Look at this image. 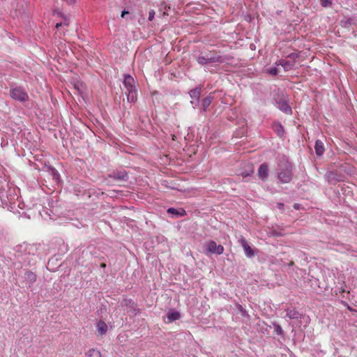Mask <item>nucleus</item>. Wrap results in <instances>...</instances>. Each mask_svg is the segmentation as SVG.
<instances>
[{
    "mask_svg": "<svg viewBox=\"0 0 357 357\" xmlns=\"http://www.w3.org/2000/svg\"><path fill=\"white\" fill-rule=\"evenodd\" d=\"M17 195L15 189L8 186L6 180H0V200L3 207H7L10 211L15 208V199Z\"/></svg>",
    "mask_w": 357,
    "mask_h": 357,
    "instance_id": "f257e3e1",
    "label": "nucleus"
},
{
    "mask_svg": "<svg viewBox=\"0 0 357 357\" xmlns=\"http://www.w3.org/2000/svg\"><path fill=\"white\" fill-rule=\"evenodd\" d=\"M278 178L281 183H289L293 178L292 165L284 157L278 162Z\"/></svg>",
    "mask_w": 357,
    "mask_h": 357,
    "instance_id": "f03ea898",
    "label": "nucleus"
},
{
    "mask_svg": "<svg viewBox=\"0 0 357 357\" xmlns=\"http://www.w3.org/2000/svg\"><path fill=\"white\" fill-rule=\"evenodd\" d=\"M273 100L276 107L286 114H291L292 109L287 102V98L284 91L280 89H275L272 91Z\"/></svg>",
    "mask_w": 357,
    "mask_h": 357,
    "instance_id": "7ed1b4c3",
    "label": "nucleus"
},
{
    "mask_svg": "<svg viewBox=\"0 0 357 357\" xmlns=\"http://www.w3.org/2000/svg\"><path fill=\"white\" fill-rule=\"evenodd\" d=\"M123 83L126 89L127 101L135 102L137 100V90L134 78L129 74H125Z\"/></svg>",
    "mask_w": 357,
    "mask_h": 357,
    "instance_id": "20e7f679",
    "label": "nucleus"
},
{
    "mask_svg": "<svg viewBox=\"0 0 357 357\" xmlns=\"http://www.w3.org/2000/svg\"><path fill=\"white\" fill-rule=\"evenodd\" d=\"M227 60V57L226 56L218 54H207L206 56L199 55L196 57L197 62L202 66H205L211 63H222Z\"/></svg>",
    "mask_w": 357,
    "mask_h": 357,
    "instance_id": "39448f33",
    "label": "nucleus"
},
{
    "mask_svg": "<svg viewBox=\"0 0 357 357\" xmlns=\"http://www.w3.org/2000/svg\"><path fill=\"white\" fill-rule=\"evenodd\" d=\"M204 252L206 255H220L224 252V247L222 245H218L214 241L209 240L203 244Z\"/></svg>",
    "mask_w": 357,
    "mask_h": 357,
    "instance_id": "423d86ee",
    "label": "nucleus"
},
{
    "mask_svg": "<svg viewBox=\"0 0 357 357\" xmlns=\"http://www.w3.org/2000/svg\"><path fill=\"white\" fill-rule=\"evenodd\" d=\"M298 56L297 53H291L287 55L289 60L280 59L275 62V65L282 66L284 71H289L294 68Z\"/></svg>",
    "mask_w": 357,
    "mask_h": 357,
    "instance_id": "0eeeda50",
    "label": "nucleus"
},
{
    "mask_svg": "<svg viewBox=\"0 0 357 357\" xmlns=\"http://www.w3.org/2000/svg\"><path fill=\"white\" fill-rule=\"evenodd\" d=\"M9 94L13 99L21 102H26L29 99L27 93L21 86H11Z\"/></svg>",
    "mask_w": 357,
    "mask_h": 357,
    "instance_id": "6e6552de",
    "label": "nucleus"
},
{
    "mask_svg": "<svg viewBox=\"0 0 357 357\" xmlns=\"http://www.w3.org/2000/svg\"><path fill=\"white\" fill-rule=\"evenodd\" d=\"M122 306H125L128 309V312L137 314L139 310L137 309V304L130 298H125L121 303Z\"/></svg>",
    "mask_w": 357,
    "mask_h": 357,
    "instance_id": "1a4fd4ad",
    "label": "nucleus"
},
{
    "mask_svg": "<svg viewBox=\"0 0 357 357\" xmlns=\"http://www.w3.org/2000/svg\"><path fill=\"white\" fill-rule=\"evenodd\" d=\"M241 245L243 248L245 255L248 258H252L255 255V252L248 243L245 238H242L240 241Z\"/></svg>",
    "mask_w": 357,
    "mask_h": 357,
    "instance_id": "9d476101",
    "label": "nucleus"
},
{
    "mask_svg": "<svg viewBox=\"0 0 357 357\" xmlns=\"http://www.w3.org/2000/svg\"><path fill=\"white\" fill-rule=\"evenodd\" d=\"M109 177L117 181H127L128 179V173L125 170L113 172L109 175Z\"/></svg>",
    "mask_w": 357,
    "mask_h": 357,
    "instance_id": "9b49d317",
    "label": "nucleus"
},
{
    "mask_svg": "<svg viewBox=\"0 0 357 357\" xmlns=\"http://www.w3.org/2000/svg\"><path fill=\"white\" fill-rule=\"evenodd\" d=\"M268 165L266 163H262L259 167L257 174L259 177L262 181H266L267 179V177L268 176Z\"/></svg>",
    "mask_w": 357,
    "mask_h": 357,
    "instance_id": "f8f14e48",
    "label": "nucleus"
},
{
    "mask_svg": "<svg viewBox=\"0 0 357 357\" xmlns=\"http://www.w3.org/2000/svg\"><path fill=\"white\" fill-rule=\"evenodd\" d=\"M201 87L197 86L195 89H191L189 91V96L192 99H194L196 100V105L195 106H198L199 104V98L201 95Z\"/></svg>",
    "mask_w": 357,
    "mask_h": 357,
    "instance_id": "ddd939ff",
    "label": "nucleus"
},
{
    "mask_svg": "<svg viewBox=\"0 0 357 357\" xmlns=\"http://www.w3.org/2000/svg\"><path fill=\"white\" fill-rule=\"evenodd\" d=\"M287 317L290 319H301L303 314L297 311L295 308H288L287 310Z\"/></svg>",
    "mask_w": 357,
    "mask_h": 357,
    "instance_id": "4468645a",
    "label": "nucleus"
},
{
    "mask_svg": "<svg viewBox=\"0 0 357 357\" xmlns=\"http://www.w3.org/2000/svg\"><path fill=\"white\" fill-rule=\"evenodd\" d=\"M272 128L273 130L276 132L277 135L280 137H282L284 135V129L281 123L278 121H275L273 123Z\"/></svg>",
    "mask_w": 357,
    "mask_h": 357,
    "instance_id": "2eb2a0df",
    "label": "nucleus"
},
{
    "mask_svg": "<svg viewBox=\"0 0 357 357\" xmlns=\"http://www.w3.org/2000/svg\"><path fill=\"white\" fill-rule=\"evenodd\" d=\"M314 149L317 155L320 157L324 154L325 151V148L324 146V143L321 140L317 139L315 142Z\"/></svg>",
    "mask_w": 357,
    "mask_h": 357,
    "instance_id": "dca6fc26",
    "label": "nucleus"
},
{
    "mask_svg": "<svg viewBox=\"0 0 357 357\" xmlns=\"http://www.w3.org/2000/svg\"><path fill=\"white\" fill-rule=\"evenodd\" d=\"M48 173L52 176V179L56 183H59L61 181V176L58 171L52 167H48Z\"/></svg>",
    "mask_w": 357,
    "mask_h": 357,
    "instance_id": "f3484780",
    "label": "nucleus"
},
{
    "mask_svg": "<svg viewBox=\"0 0 357 357\" xmlns=\"http://www.w3.org/2000/svg\"><path fill=\"white\" fill-rule=\"evenodd\" d=\"M326 177L331 184H335L337 181H340L338 174L335 172H327L326 174Z\"/></svg>",
    "mask_w": 357,
    "mask_h": 357,
    "instance_id": "a211bd4d",
    "label": "nucleus"
},
{
    "mask_svg": "<svg viewBox=\"0 0 357 357\" xmlns=\"http://www.w3.org/2000/svg\"><path fill=\"white\" fill-rule=\"evenodd\" d=\"M96 328L98 333L101 335H103L107 333V325L104 321L100 320L96 324Z\"/></svg>",
    "mask_w": 357,
    "mask_h": 357,
    "instance_id": "6ab92c4d",
    "label": "nucleus"
},
{
    "mask_svg": "<svg viewBox=\"0 0 357 357\" xmlns=\"http://www.w3.org/2000/svg\"><path fill=\"white\" fill-rule=\"evenodd\" d=\"M213 99V97L211 95L206 96V98H203L202 100V107L203 112H206L208 110V107L212 102V100Z\"/></svg>",
    "mask_w": 357,
    "mask_h": 357,
    "instance_id": "aec40b11",
    "label": "nucleus"
},
{
    "mask_svg": "<svg viewBox=\"0 0 357 357\" xmlns=\"http://www.w3.org/2000/svg\"><path fill=\"white\" fill-rule=\"evenodd\" d=\"M167 213L173 215L176 217H183L185 215V211L183 208L178 210L171 207L167 209Z\"/></svg>",
    "mask_w": 357,
    "mask_h": 357,
    "instance_id": "412c9836",
    "label": "nucleus"
},
{
    "mask_svg": "<svg viewBox=\"0 0 357 357\" xmlns=\"http://www.w3.org/2000/svg\"><path fill=\"white\" fill-rule=\"evenodd\" d=\"M169 322H172L180 319L181 314L178 311H169L167 315Z\"/></svg>",
    "mask_w": 357,
    "mask_h": 357,
    "instance_id": "4be33fe9",
    "label": "nucleus"
},
{
    "mask_svg": "<svg viewBox=\"0 0 357 357\" xmlns=\"http://www.w3.org/2000/svg\"><path fill=\"white\" fill-rule=\"evenodd\" d=\"M24 278L30 284H33L36 280V275L31 271H26L24 274Z\"/></svg>",
    "mask_w": 357,
    "mask_h": 357,
    "instance_id": "5701e85b",
    "label": "nucleus"
},
{
    "mask_svg": "<svg viewBox=\"0 0 357 357\" xmlns=\"http://www.w3.org/2000/svg\"><path fill=\"white\" fill-rule=\"evenodd\" d=\"M86 357H102L100 351L95 349H91L86 352Z\"/></svg>",
    "mask_w": 357,
    "mask_h": 357,
    "instance_id": "b1692460",
    "label": "nucleus"
},
{
    "mask_svg": "<svg viewBox=\"0 0 357 357\" xmlns=\"http://www.w3.org/2000/svg\"><path fill=\"white\" fill-rule=\"evenodd\" d=\"M273 328H274V332L278 335L280 336L284 335V331L282 328V327L277 323H273Z\"/></svg>",
    "mask_w": 357,
    "mask_h": 357,
    "instance_id": "393cba45",
    "label": "nucleus"
},
{
    "mask_svg": "<svg viewBox=\"0 0 357 357\" xmlns=\"http://www.w3.org/2000/svg\"><path fill=\"white\" fill-rule=\"evenodd\" d=\"M268 72L269 74L272 75H277L278 73V70L276 67H272L268 69Z\"/></svg>",
    "mask_w": 357,
    "mask_h": 357,
    "instance_id": "a878e982",
    "label": "nucleus"
},
{
    "mask_svg": "<svg viewBox=\"0 0 357 357\" xmlns=\"http://www.w3.org/2000/svg\"><path fill=\"white\" fill-rule=\"evenodd\" d=\"M320 2L323 7H328L331 5V0H320Z\"/></svg>",
    "mask_w": 357,
    "mask_h": 357,
    "instance_id": "bb28decb",
    "label": "nucleus"
},
{
    "mask_svg": "<svg viewBox=\"0 0 357 357\" xmlns=\"http://www.w3.org/2000/svg\"><path fill=\"white\" fill-rule=\"evenodd\" d=\"M155 14V11L153 10H149V17H148L149 21H152L153 20Z\"/></svg>",
    "mask_w": 357,
    "mask_h": 357,
    "instance_id": "cd10ccee",
    "label": "nucleus"
},
{
    "mask_svg": "<svg viewBox=\"0 0 357 357\" xmlns=\"http://www.w3.org/2000/svg\"><path fill=\"white\" fill-rule=\"evenodd\" d=\"M352 21L353 20L351 19H347L346 21H342V23L344 24V26H347L349 24H351Z\"/></svg>",
    "mask_w": 357,
    "mask_h": 357,
    "instance_id": "c85d7f7f",
    "label": "nucleus"
},
{
    "mask_svg": "<svg viewBox=\"0 0 357 357\" xmlns=\"http://www.w3.org/2000/svg\"><path fill=\"white\" fill-rule=\"evenodd\" d=\"M129 14V11L128 10H123L122 12H121V17H125L126 15H128Z\"/></svg>",
    "mask_w": 357,
    "mask_h": 357,
    "instance_id": "c756f323",
    "label": "nucleus"
},
{
    "mask_svg": "<svg viewBox=\"0 0 357 357\" xmlns=\"http://www.w3.org/2000/svg\"><path fill=\"white\" fill-rule=\"evenodd\" d=\"M347 292V294H349L350 291L349 290H347L345 288H344L343 287H342L340 289V293H345Z\"/></svg>",
    "mask_w": 357,
    "mask_h": 357,
    "instance_id": "7c9ffc66",
    "label": "nucleus"
},
{
    "mask_svg": "<svg viewBox=\"0 0 357 357\" xmlns=\"http://www.w3.org/2000/svg\"><path fill=\"white\" fill-rule=\"evenodd\" d=\"M284 204H283V203H281V202L278 203V206H277V207H278V208H279L280 210H283V209H284Z\"/></svg>",
    "mask_w": 357,
    "mask_h": 357,
    "instance_id": "2f4dec72",
    "label": "nucleus"
},
{
    "mask_svg": "<svg viewBox=\"0 0 357 357\" xmlns=\"http://www.w3.org/2000/svg\"><path fill=\"white\" fill-rule=\"evenodd\" d=\"M62 23V25L64 24V25H68V22H67L66 19L64 20V22H61Z\"/></svg>",
    "mask_w": 357,
    "mask_h": 357,
    "instance_id": "473e14b6",
    "label": "nucleus"
},
{
    "mask_svg": "<svg viewBox=\"0 0 357 357\" xmlns=\"http://www.w3.org/2000/svg\"><path fill=\"white\" fill-rule=\"evenodd\" d=\"M242 175H243V178H246L247 176H250V174H248V173H246V174L243 173Z\"/></svg>",
    "mask_w": 357,
    "mask_h": 357,
    "instance_id": "72a5a7b5",
    "label": "nucleus"
},
{
    "mask_svg": "<svg viewBox=\"0 0 357 357\" xmlns=\"http://www.w3.org/2000/svg\"><path fill=\"white\" fill-rule=\"evenodd\" d=\"M294 208L296 209H298L299 208V204H295L294 206Z\"/></svg>",
    "mask_w": 357,
    "mask_h": 357,
    "instance_id": "f704fd0d",
    "label": "nucleus"
},
{
    "mask_svg": "<svg viewBox=\"0 0 357 357\" xmlns=\"http://www.w3.org/2000/svg\"><path fill=\"white\" fill-rule=\"evenodd\" d=\"M100 267L102 268H105L106 267V264L105 263H102L100 264Z\"/></svg>",
    "mask_w": 357,
    "mask_h": 357,
    "instance_id": "c9c22d12",
    "label": "nucleus"
},
{
    "mask_svg": "<svg viewBox=\"0 0 357 357\" xmlns=\"http://www.w3.org/2000/svg\"><path fill=\"white\" fill-rule=\"evenodd\" d=\"M191 104L193 105L194 107H196V100H195V101H191Z\"/></svg>",
    "mask_w": 357,
    "mask_h": 357,
    "instance_id": "e433bc0d",
    "label": "nucleus"
},
{
    "mask_svg": "<svg viewBox=\"0 0 357 357\" xmlns=\"http://www.w3.org/2000/svg\"><path fill=\"white\" fill-rule=\"evenodd\" d=\"M61 25H62V23H57V24H56V28H59V27L60 26H61Z\"/></svg>",
    "mask_w": 357,
    "mask_h": 357,
    "instance_id": "4c0bfd02",
    "label": "nucleus"
},
{
    "mask_svg": "<svg viewBox=\"0 0 357 357\" xmlns=\"http://www.w3.org/2000/svg\"><path fill=\"white\" fill-rule=\"evenodd\" d=\"M347 307H348V309H349V310H351V311L352 310V309H351V307L347 306Z\"/></svg>",
    "mask_w": 357,
    "mask_h": 357,
    "instance_id": "58836bf2",
    "label": "nucleus"
}]
</instances>
